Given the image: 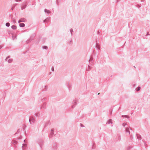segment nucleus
I'll list each match as a JSON object with an SVG mask.
<instances>
[{
	"instance_id": "f257e3e1",
	"label": "nucleus",
	"mask_w": 150,
	"mask_h": 150,
	"mask_svg": "<svg viewBox=\"0 0 150 150\" xmlns=\"http://www.w3.org/2000/svg\"><path fill=\"white\" fill-rule=\"evenodd\" d=\"M79 103V100L77 98H75L73 101V105L72 106V108H73L77 104Z\"/></svg>"
},
{
	"instance_id": "f03ea898",
	"label": "nucleus",
	"mask_w": 150,
	"mask_h": 150,
	"mask_svg": "<svg viewBox=\"0 0 150 150\" xmlns=\"http://www.w3.org/2000/svg\"><path fill=\"white\" fill-rule=\"evenodd\" d=\"M29 122L30 124H33V123H35L36 122V120L34 117L31 116L30 117Z\"/></svg>"
},
{
	"instance_id": "7ed1b4c3",
	"label": "nucleus",
	"mask_w": 150,
	"mask_h": 150,
	"mask_svg": "<svg viewBox=\"0 0 150 150\" xmlns=\"http://www.w3.org/2000/svg\"><path fill=\"white\" fill-rule=\"evenodd\" d=\"M57 144L55 142H54L52 146L51 150H57Z\"/></svg>"
},
{
	"instance_id": "20e7f679",
	"label": "nucleus",
	"mask_w": 150,
	"mask_h": 150,
	"mask_svg": "<svg viewBox=\"0 0 150 150\" xmlns=\"http://www.w3.org/2000/svg\"><path fill=\"white\" fill-rule=\"evenodd\" d=\"M28 5V3L26 1L24 2L22 4V6L21 7V9L22 10H23L25 9L26 7Z\"/></svg>"
},
{
	"instance_id": "39448f33",
	"label": "nucleus",
	"mask_w": 150,
	"mask_h": 150,
	"mask_svg": "<svg viewBox=\"0 0 150 150\" xmlns=\"http://www.w3.org/2000/svg\"><path fill=\"white\" fill-rule=\"evenodd\" d=\"M125 131L127 133V135L128 136L130 135V132L129 128L126 127Z\"/></svg>"
},
{
	"instance_id": "423d86ee",
	"label": "nucleus",
	"mask_w": 150,
	"mask_h": 150,
	"mask_svg": "<svg viewBox=\"0 0 150 150\" xmlns=\"http://www.w3.org/2000/svg\"><path fill=\"white\" fill-rule=\"evenodd\" d=\"M38 142L40 146H41L43 144V141L42 139H40L38 140Z\"/></svg>"
},
{
	"instance_id": "0eeeda50",
	"label": "nucleus",
	"mask_w": 150,
	"mask_h": 150,
	"mask_svg": "<svg viewBox=\"0 0 150 150\" xmlns=\"http://www.w3.org/2000/svg\"><path fill=\"white\" fill-rule=\"evenodd\" d=\"M54 129H52L51 131V133L50 134V137L51 138L52 137L54 134Z\"/></svg>"
},
{
	"instance_id": "6e6552de",
	"label": "nucleus",
	"mask_w": 150,
	"mask_h": 150,
	"mask_svg": "<svg viewBox=\"0 0 150 150\" xmlns=\"http://www.w3.org/2000/svg\"><path fill=\"white\" fill-rule=\"evenodd\" d=\"M50 17L47 18L45 19L43 21V22L45 23V22H48L50 21Z\"/></svg>"
},
{
	"instance_id": "1a4fd4ad",
	"label": "nucleus",
	"mask_w": 150,
	"mask_h": 150,
	"mask_svg": "<svg viewBox=\"0 0 150 150\" xmlns=\"http://www.w3.org/2000/svg\"><path fill=\"white\" fill-rule=\"evenodd\" d=\"M46 103L44 102L43 103V104L41 106V107L40 108L41 109L42 108H45L46 106Z\"/></svg>"
},
{
	"instance_id": "9d476101",
	"label": "nucleus",
	"mask_w": 150,
	"mask_h": 150,
	"mask_svg": "<svg viewBox=\"0 0 150 150\" xmlns=\"http://www.w3.org/2000/svg\"><path fill=\"white\" fill-rule=\"evenodd\" d=\"M48 87L47 86H45L44 88H43V91H46L47 90Z\"/></svg>"
},
{
	"instance_id": "9b49d317",
	"label": "nucleus",
	"mask_w": 150,
	"mask_h": 150,
	"mask_svg": "<svg viewBox=\"0 0 150 150\" xmlns=\"http://www.w3.org/2000/svg\"><path fill=\"white\" fill-rule=\"evenodd\" d=\"M137 138L139 140H141L142 139V137L141 135L139 134H137Z\"/></svg>"
},
{
	"instance_id": "f8f14e48",
	"label": "nucleus",
	"mask_w": 150,
	"mask_h": 150,
	"mask_svg": "<svg viewBox=\"0 0 150 150\" xmlns=\"http://www.w3.org/2000/svg\"><path fill=\"white\" fill-rule=\"evenodd\" d=\"M106 123H108V124H112V119H110L109 120H108V122H107Z\"/></svg>"
},
{
	"instance_id": "ddd939ff",
	"label": "nucleus",
	"mask_w": 150,
	"mask_h": 150,
	"mask_svg": "<svg viewBox=\"0 0 150 150\" xmlns=\"http://www.w3.org/2000/svg\"><path fill=\"white\" fill-rule=\"evenodd\" d=\"M19 26L21 27H23L25 26V25L24 23H21L19 24Z\"/></svg>"
},
{
	"instance_id": "4468645a",
	"label": "nucleus",
	"mask_w": 150,
	"mask_h": 150,
	"mask_svg": "<svg viewBox=\"0 0 150 150\" xmlns=\"http://www.w3.org/2000/svg\"><path fill=\"white\" fill-rule=\"evenodd\" d=\"M11 28L15 30L17 28V27L15 25H13L11 26Z\"/></svg>"
},
{
	"instance_id": "2eb2a0df",
	"label": "nucleus",
	"mask_w": 150,
	"mask_h": 150,
	"mask_svg": "<svg viewBox=\"0 0 150 150\" xmlns=\"http://www.w3.org/2000/svg\"><path fill=\"white\" fill-rule=\"evenodd\" d=\"M44 11L45 13H48V14H49L50 13V12L49 10L47 9H45Z\"/></svg>"
},
{
	"instance_id": "dca6fc26",
	"label": "nucleus",
	"mask_w": 150,
	"mask_h": 150,
	"mask_svg": "<svg viewBox=\"0 0 150 150\" xmlns=\"http://www.w3.org/2000/svg\"><path fill=\"white\" fill-rule=\"evenodd\" d=\"M21 21L22 22H25L26 21V19L25 18H21Z\"/></svg>"
},
{
	"instance_id": "f3484780",
	"label": "nucleus",
	"mask_w": 150,
	"mask_h": 150,
	"mask_svg": "<svg viewBox=\"0 0 150 150\" xmlns=\"http://www.w3.org/2000/svg\"><path fill=\"white\" fill-rule=\"evenodd\" d=\"M8 62L9 63H11L13 61L12 59H9L8 60Z\"/></svg>"
},
{
	"instance_id": "a211bd4d",
	"label": "nucleus",
	"mask_w": 150,
	"mask_h": 150,
	"mask_svg": "<svg viewBox=\"0 0 150 150\" xmlns=\"http://www.w3.org/2000/svg\"><path fill=\"white\" fill-rule=\"evenodd\" d=\"M122 116L123 117H126L127 118H129V115H122Z\"/></svg>"
},
{
	"instance_id": "6ab92c4d",
	"label": "nucleus",
	"mask_w": 150,
	"mask_h": 150,
	"mask_svg": "<svg viewBox=\"0 0 150 150\" xmlns=\"http://www.w3.org/2000/svg\"><path fill=\"white\" fill-rule=\"evenodd\" d=\"M40 115V113L39 112H38L36 114H35V116L37 117H38L39 115Z\"/></svg>"
},
{
	"instance_id": "aec40b11",
	"label": "nucleus",
	"mask_w": 150,
	"mask_h": 150,
	"mask_svg": "<svg viewBox=\"0 0 150 150\" xmlns=\"http://www.w3.org/2000/svg\"><path fill=\"white\" fill-rule=\"evenodd\" d=\"M27 144H23V146H22V148H23L24 147L25 148L27 146Z\"/></svg>"
},
{
	"instance_id": "412c9836",
	"label": "nucleus",
	"mask_w": 150,
	"mask_h": 150,
	"mask_svg": "<svg viewBox=\"0 0 150 150\" xmlns=\"http://www.w3.org/2000/svg\"><path fill=\"white\" fill-rule=\"evenodd\" d=\"M59 0H56V4L57 5H59Z\"/></svg>"
},
{
	"instance_id": "4be33fe9",
	"label": "nucleus",
	"mask_w": 150,
	"mask_h": 150,
	"mask_svg": "<svg viewBox=\"0 0 150 150\" xmlns=\"http://www.w3.org/2000/svg\"><path fill=\"white\" fill-rule=\"evenodd\" d=\"M6 26H7V27H8L10 25V24L8 22L6 24Z\"/></svg>"
},
{
	"instance_id": "5701e85b",
	"label": "nucleus",
	"mask_w": 150,
	"mask_h": 150,
	"mask_svg": "<svg viewBox=\"0 0 150 150\" xmlns=\"http://www.w3.org/2000/svg\"><path fill=\"white\" fill-rule=\"evenodd\" d=\"M12 142V143L13 144H17V141L15 140L13 141Z\"/></svg>"
},
{
	"instance_id": "b1692460",
	"label": "nucleus",
	"mask_w": 150,
	"mask_h": 150,
	"mask_svg": "<svg viewBox=\"0 0 150 150\" xmlns=\"http://www.w3.org/2000/svg\"><path fill=\"white\" fill-rule=\"evenodd\" d=\"M42 47L45 50H47L48 49V47L47 46H44Z\"/></svg>"
},
{
	"instance_id": "393cba45",
	"label": "nucleus",
	"mask_w": 150,
	"mask_h": 150,
	"mask_svg": "<svg viewBox=\"0 0 150 150\" xmlns=\"http://www.w3.org/2000/svg\"><path fill=\"white\" fill-rule=\"evenodd\" d=\"M67 85L68 86V87L69 89V90H70V89L71 88V86H70L69 85V84L68 83H67Z\"/></svg>"
},
{
	"instance_id": "a878e982",
	"label": "nucleus",
	"mask_w": 150,
	"mask_h": 150,
	"mask_svg": "<svg viewBox=\"0 0 150 150\" xmlns=\"http://www.w3.org/2000/svg\"><path fill=\"white\" fill-rule=\"evenodd\" d=\"M73 30L72 29H70V32H71V36L72 35V33L73 32Z\"/></svg>"
},
{
	"instance_id": "bb28decb",
	"label": "nucleus",
	"mask_w": 150,
	"mask_h": 150,
	"mask_svg": "<svg viewBox=\"0 0 150 150\" xmlns=\"http://www.w3.org/2000/svg\"><path fill=\"white\" fill-rule=\"evenodd\" d=\"M47 99V98H43V99H42L41 100H42V101H44L45 100H46Z\"/></svg>"
},
{
	"instance_id": "cd10ccee",
	"label": "nucleus",
	"mask_w": 150,
	"mask_h": 150,
	"mask_svg": "<svg viewBox=\"0 0 150 150\" xmlns=\"http://www.w3.org/2000/svg\"><path fill=\"white\" fill-rule=\"evenodd\" d=\"M141 89V87L140 86L138 87L137 88V91H139Z\"/></svg>"
},
{
	"instance_id": "c85d7f7f",
	"label": "nucleus",
	"mask_w": 150,
	"mask_h": 150,
	"mask_svg": "<svg viewBox=\"0 0 150 150\" xmlns=\"http://www.w3.org/2000/svg\"><path fill=\"white\" fill-rule=\"evenodd\" d=\"M117 139H118V140H119V141H120V140L121 139V137H120V135H119V136H118Z\"/></svg>"
},
{
	"instance_id": "c756f323",
	"label": "nucleus",
	"mask_w": 150,
	"mask_h": 150,
	"mask_svg": "<svg viewBox=\"0 0 150 150\" xmlns=\"http://www.w3.org/2000/svg\"><path fill=\"white\" fill-rule=\"evenodd\" d=\"M136 6L137 7L139 8L141 7V5H140L137 4V5Z\"/></svg>"
},
{
	"instance_id": "7c9ffc66",
	"label": "nucleus",
	"mask_w": 150,
	"mask_h": 150,
	"mask_svg": "<svg viewBox=\"0 0 150 150\" xmlns=\"http://www.w3.org/2000/svg\"><path fill=\"white\" fill-rule=\"evenodd\" d=\"M12 21L13 22V23H15L16 22V21L15 19L12 20Z\"/></svg>"
},
{
	"instance_id": "2f4dec72",
	"label": "nucleus",
	"mask_w": 150,
	"mask_h": 150,
	"mask_svg": "<svg viewBox=\"0 0 150 150\" xmlns=\"http://www.w3.org/2000/svg\"><path fill=\"white\" fill-rule=\"evenodd\" d=\"M12 39H13V40H14L15 39H16V37L15 36H12Z\"/></svg>"
},
{
	"instance_id": "473e14b6",
	"label": "nucleus",
	"mask_w": 150,
	"mask_h": 150,
	"mask_svg": "<svg viewBox=\"0 0 150 150\" xmlns=\"http://www.w3.org/2000/svg\"><path fill=\"white\" fill-rule=\"evenodd\" d=\"M112 109L111 110H109L110 114V115H112Z\"/></svg>"
},
{
	"instance_id": "72a5a7b5",
	"label": "nucleus",
	"mask_w": 150,
	"mask_h": 150,
	"mask_svg": "<svg viewBox=\"0 0 150 150\" xmlns=\"http://www.w3.org/2000/svg\"><path fill=\"white\" fill-rule=\"evenodd\" d=\"M93 59L92 57H90V58L89 61L90 62L91 61L93 60Z\"/></svg>"
},
{
	"instance_id": "f704fd0d",
	"label": "nucleus",
	"mask_w": 150,
	"mask_h": 150,
	"mask_svg": "<svg viewBox=\"0 0 150 150\" xmlns=\"http://www.w3.org/2000/svg\"><path fill=\"white\" fill-rule=\"evenodd\" d=\"M51 70L52 71H54V68L53 67H52L51 68Z\"/></svg>"
},
{
	"instance_id": "c9c22d12",
	"label": "nucleus",
	"mask_w": 150,
	"mask_h": 150,
	"mask_svg": "<svg viewBox=\"0 0 150 150\" xmlns=\"http://www.w3.org/2000/svg\"><path fill=\"white\" fill-rule=\"evenodd\" d=\"M10 57L9 56H8L6 58V59H5V60L6 61H7V60H8V59L9 58H10Z\"/></svg>"
},
{
	"instance_id": "e433bc0d",
	"label": "nucleus",
	"mask_w": 150,
	"mask_h": 150,
	"mask_svg": "<svg viewBox=\"0 0 150 150\" xmlns=\"http://www.w3.org/2000/svg\"><path fill=\"white\" fill-rule=\"evenodd\" d=\"M80 125H81V127H84V126H83V125L82 124H81V123L80 124Z\"/></svg>"
},
{
	"instance_id": "4c0bfd02",
	"label": "nucleus",
	"mask_w": 150,
	"mask_h": 150,
	"mask_svg": "<svg viewBox=\"0 0 150 150\" xmlns=\"http://www.w3.org/2000/svg\"><path fill=\"white\" fill-rule=\"evenodd\" d=\"M122 125L123 126V127H125V126L126 125H127V124H122Z\"/></svg>"
},
{
	"instance_id": "58836bf2",
	"label": "nucleus",
	"mask_w": 150,
	"mask_h": 150,
	"mask_svg": "<svg viewBox=\"0 0 150 150\" xmlns=\"http://www.w3.org/2000/svg\"><path fill=\"white\" fill-rule=\"evenodd\" d=\"M21 21V19L19 20V21H18V23H20L21 22H22Z\"/></svg>"
},
{
	"instance_id": "ea45409f",
	"label": "nucleus",
	"mask_w": 150,
	"mask_h": 150,
	"mask_svg": "<svg viewBox=\"0 0 150 150\" xmlns=\"http://www.w3.org/2000/svg\"><path fill=\"white\" fill-rule=\"evenodd\" d=\"M88 68L89 67V69H88V71H89L91 69H90V67L89 66H88Z\"/></svg>"
},
{
	"instance_id": "a19ab883",
	"label": "nucleus",
	"mask_w": 150,
	"mask_h": 150,
	"mask_svg": "<svg viewBox=\"0 0 150 150\" xmlns=\"http://www.w3.org/2000/svg\"><path fill=\"white\" fill-rule=\"evenodd\" d=\"M19 131H20V129H18V130H17V133H19Z\"/></svg>"
},
{
	"instance_id": "79ce46f5",
	"label": "nucleus",
	"mask_w": 150,
	"mask_h": 150,
	"mask_svg": "<svg viewBox=\"0 0 150 150\" xmlns=\"http://www.w3.org/2000/svg\"><path fill=\"white\" fill-rule=\"evenodd\" d=\"M21 0H16V2H18L21 1Z\"/></svg>"
},
{
	"instance_id": "37998d69",
	"label": "nucleus",
	"mask_w": 150,
	"mask_h": 150,
	"mask_svg": "<svg viewBox=\"0 0 150 150\" xmlns=\"http://www.w3.org/2000/svg\"><path fill=\"white\" fill-rule=\"evenodd\" d=\"M100 33V31L99 30H98V34H99Z\"/></svg>"
},
{
	"instance_id": "c03bdc74",
	"label": "nucleus",
	"mask_w": 150,
	"mask_h": 150,
	"mask_svg": "<svg viewBox=\"0 0 150 150\" xmlns=\"http://www.w3.org/2000/svg\"><path fill=\"white\" fill-rule=\"evenodd\" d=\"M14 9V8L13 7H12L11 8V9L12 10H13V9Z\"/></svg>"
},
{
	"instance_id": "a18cd8bd",
	"label": "nucleus",
	"mask_w": 150,
	"mask_h": 150,
	"mask_svg": "<svg viewBox=\"0 0 150 150\" xmlns=\"http://www.w3.org/2000/svg\"><path fill=\"white\" fill-rule=\"evenodd\" d=\"M95 144V143H94L93 144V146H92V148H93V147H94V144Z\"/></svg>"
},
{
	"instance_id": "49530a36",
	"label": "nucleus",
	"mask_w": 150,
	"mask_h": 150,
	"mask_svg": "<svg viewBox=\"0 0 150 150\" xmlns=\"http://www.w3.org/2000/svg\"><path fill=\"white\" fill-rule=\"evenodd\" d=\"M2 47L1 46H0V49Z\"/></svg>"
},
{
	"instance_id": "de8ad7c7",
	"label": "nucleus",
	"mask_w": 150,
	"mask_h": 150,
	"mask_svg": "<svg viewBox=\"0 0 150 150\" xmlns=\"http://www.w3.org/2000/svg\"><path fill=\"white\" fill-rule=\"evenodd\" d=\"M17 4H15L14 5V7H15L17 5Z\"/></svg>"
},
{
	"instance_id": "09e8293b",
	"label": "nucleus",
	"mask_w": 150,
	"mask_h": 150,
	"mask_svg": "<svg viewBox=\"0 0 150 150\" xmlns=\"http://www.w3.org/2000/svg\"><path fill=\"white\" fill-rule=\"evenodd\" d=\"M144 145L145 146H146L147 145L145 143H144Z\"/></svg>"
},
{
	"instance_id": "8fccbe9b",
	"label": "nucleus",
	"mask_w": 150,
	"mask_h": 150,
	"mask_svg": "<svg viewBox=\"0 0 150 150\" xmlns=\"http://www.w3.org/2000/svg\"><path fill=\"white\" fill-rule=\"evenodd\" d=\"M98 46V44H97V46H96V47H97V48H98V46Z\"/></svg>"
},
{
	"instance_id": "3c124183",
	"label": "nucleus",
	"mask_w": 150,
	"mask_h": 150,
	"mask_svg": "<svg viewBox=\"0 0 150 150\" xmlns=\"http://www.w3.org/2000/svg\"><path fill=\"white\" fill-rule=\"evenodd\" d=\"M116 1H117V2H118V0H116Z\"/></svg>"
},
{
	"instance_id": "603ef678",
	"label": "nucleus",
	"mask_w": 150,
	"mask_h": 150,
	"mask_svg": "<svg viewBox=\"0 0 150 150\" xmlns=\"http://www.w3.org/2000/svg\"><path fill=\"white\" fill-rule=\"evenodd\" d=\"M147 35H149V33H148V34H147Z\"/></svg>"
},
{
	"instance_id": "864d4df0",
	"label": "nucleus",
	"mask_w": 150,
	"mask_h": 150,
	"mask_svg": "<svg viewBox=\"0 0 150 150\" xmlns=\"http://www.w3.org/2000/svg\"><path fill=\"white\" fill-rule=\"evenodd\" d=\"M25 140H24V142H25Z\"/></svg>"
},
{
	"instance_id": "5fc2aeb1",
	"label": "nucleus",
	"mask_w": 150,
	"mask_h": 150,
	"mask_svg": "<svg viewBox=\"0 0 150 150\" xmlns=\"http://www.w3.org/2000/svg\"><path fill=\"white\" fill-rule=\"evenodd\" d=\"M134 68H136V67H135V66H134Z\"/></svg>"
},
{
	"instance_id": "6e6d98bb",
	"label": "nucleus",
	"mask_w": 150,
	"mask_h": 150,
	"mask_svg": "<svg viewBox=\"0 0 150 150\" xmlns=\"http://www.w3.org/2000/svg\"><path fill=\"white\" fill-rule=\"evenodd\" d=\"M98 95H99V94H100V93H98Z\"/></svg>"
},
{
	"instance_id": "4d7b16f0",
	"label": "nucleus",
	"mask_w": 150,
	"mask_h": 150,
	"mask_svg": "<svg viewBox=\"0 0 150 150\" xmlns=\"http://www.w3.org/2000/svg\"><path fill=\"white\" fill-rule=\"evenodd\" d=\"M130 128V130H132V129H131L130 128Z\"/></svg>"
}]
</instances>
